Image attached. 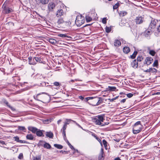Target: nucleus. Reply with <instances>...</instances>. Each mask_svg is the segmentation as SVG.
Listing matches in <instances>:
<instances>
[{"label": "nucleus", "instance_id": "052dcab7", "mask_svg": "<svg viewBox=\"0 0 160 160\" xmlns=\"http://www.w3.org/2000/svg\"><path fill=\"white\" fill-rule=\"evenodd\" d=\"M114 140L115 141H116V142H119V141H120V139H114Z\"/></svg>", "mask_w": 160, "mask_h": 160}, {"label": "nucleus", "instance_id": "bf43d9fd", "mask_svg": "<svg viewBox=\"0 0 160 160\" xmlns=\"http://www.w3.org/2000/svg\"><path fill=\"white\" fill-rule=\"evenodd\" d=\"M92 135L93 136L94 138H96L97 137L96 136V135H95V134L93 133L92 134Z\"/></svg>", "mask_w": 160, "mask_h": 160}, {"label": "nucleus", "instance_id": "a878e982", "mask_svg": "<svg viewBox=\"0 0 160 160\" xmlns=\"http://www.w3.org/2000/svg\"><path fill=\"white\" fill-rule=\"evenodd\" d=\"M58 36L62 38H71V37L70 36H68L66 34H60L58 35Z\"/></svg>", "mask_w": 160, "mask_h": 160}, {"label": "nucleus", "instance_id": "c756f323", "mask_svg": "<svg viewBox=\"0 0 160 160\" xmlns=\"http://www.w3.org/2000/svg\"><path fill=\"white\" fill-rule=\"evenodd\" d=\"M66 142H67V143L68 144L69 146L72 149H74L75 150V152L77 151V152H78V150H75V149L73 147V146H72L71 144L69 143V141L67 140V141H66Z\"/></svg>", "mask_w": 160, "mask_h": 160}, {"label": "nucleus", "instance_id": "4be33fe9", "mask_svg": "<svg viewBox=\"0 0 160 160\" xmlns=\"http://www.w3.org/2000/svg\"><path fill=\"white\" fill-rule=\"evenodd\" d=\"M48 41L53 44H55L57 43L56 40L53 38H49L48 40Z\"/></svg>", "mask_w": 160, "mask_h": 160}, {"label": "nucleus", "instance_id": "4d7b16f0", "mask_svg": "<svg viewBox=\"0 0 160 160\" xmlns=\"http://www.w3.org/2000/svg\"><path fill=\"white\" fill-rule=\"evenodd\" d=\"M125 101H126V99H122L121 101V103H124L125 102Z\"/></svg>", "mask_w": 160, "mask_h": 160}, {"label": "nucleus", "instance_id": "f704fd0d", "mask_svg": "<svg viewBox=\"0 0 160 160\" xmlns=\"http://www.w3.org/2000/svg\"><path fill=\"white\" fill-rule=\"evenodd\" d=\"M18 128L20 130L25 132L26 129L23 126H18Z\"/></svg>", "mask_w": 160, "mask_h": 160}, {"label": "nucleus", "instance_id": "79ce46f5", "mask_svg": "<svg viewBox=\"0 0 160 160\" xmlns=\"http://www.w3.org/2000/svg\"><path fill=\"white\" fill-rule=\"evenodd\" d=\"M64 22V21L62 18H60L57 21V23L58 24H60L63 23Z\"/></svg>", "mask_w": 160, "mask_h": 160}, {"label": "nucleus", "instance_id": "37998d69", "mask_svg": "<svg viewBox=\"0 0 160 160\" xmlns=\"http://www.w3.org/2000/svg\"><path fill=\"white\" fill-rule=\"evenodd\" d=\"M149 53L152 56H154L156 53L155 51L153 50H151L149 52Z\"/></svg>", "mask_w": 160, "mask_h": 160}, {"label": "nucleus", "instance_id": "8fccbe9b", "mask_svg": "<svg viewBox=\"0 0 160 160\" xmlns=\"http://www.w3.org/2000/svg\"><path fill=\"white\" fill-rule=\"evenodd\" d=\"M93 97H87L85 99V100L86 101H88V100L91 99Z\"/></svg>", "mask_w": 160, "mask_h": 160}, {"label": "nucleus", "instance_id": "9d476101", "mask_svg": "<svg viewBox=\"0 0 160 160\" xmlns=\"http://www.w3.org/2000/svg\"><path fill=\"white\" fill-rule=\"evenodd\" d=\"M48 7L49 11H52L55 7V4L54 2H50L48 4Z\"/></svg>", "mask_w": 160, "mask_h": 160}, {"label": "nucleus", "instance_id": "c03bdc74", "mask_svg": "<svg viewBox=\"0 0 160 160\" xmlns=\"http://www.w3.org/2000/svg\"><path fill=\"white\" fill-rule=\"evenodd\" d=\"M18 158L19 159H22L23 158V155L22 153H20L18 156Z\"/></svg>", "mask_w": 160, "mask_h": 160}, {"label": "nucleus", "instance_id": "4468645a", "mask_svg": "<svg viewBox=\"0 0 160 160\" xmlns=\"http://www.w3.org/2000/svg\"><path fill=\"white\" fill-rule=\"evenodd\" d=\"M28 129L34 133H36L38 130L37 128L32 127H28Z\"/></svg>", "mask_w": 160, "mask_h": 160}, {"label": "nucleus", "instance_id": "338daca9", "mask_svg": "<svg viewBox=\"0 0 160 160\" xmlns=\"http://www.w3.org/2000/svg\"><path fill=\"white\" fill-rule=\"evenodd\" d=\"M114 160H120L119 158H114Z\"/></svg>", "mask_w": 160, "mask_h": 160}, {"label": "nucleus", "instance_id": "f257e3e1", "mask_svg": "<svg viewBox=\"0 0 160 160\" xmlns=\"http://www.w3.org/2000/svg\"><path fill=\"white\" fill-rule=\"evenodd\" d=\"M142 126L141 121H138L136 122L133 126V133L137 134L140 132L142 129Z\"/></svg>", "mask_w": 160, "mask_h": 160}, {"label": "nucleus", "instance_id": "69168bd1", "mask_svg": "<svg viewBox=\"0 0 160 160\" xmlns=\"http://www.w3.org/2000/svg\"><path fill=\"white\" fill-rule=\"evenodd\" d=\"M147 48L148 50L149 51V52H150V51H151V50H150V47H147Z\"/></svg>", "mask_w": 160, "mask_h": 160}, {"label": "nucleus", "instance_id": "09e8293b", "mask_svg": "<svg viewBox=\"0 0 160 160\" xmlns=\"http://www.w3.org/2000/svg\"><path fill=\"white\" fill-rule=\"evenodd\" d=\"M8 106L9 108H12V107H11L9 104V103L7 101H5L4 102Z\"/></svg>", "mask_w": 160, "mask_h": 160}, {"label": "nucleus", "instance_id": "20e7f679", "mask_svg": "<svg viewBox=\"0 0 160 160\" xmlns=\"http://www.w3.org/2000/svg\"><path fill=\"white\" fill-rule=\"evenodd\" d=\"M2 8L3 9V12L5 14H8L13 11L12 8L6 7L4 4L2 5Z\"/></svg>", "mask_w": 160, "mask_h": 160}, {"label": "nucleus", "instance_id": "f8f14e48", "mask_svg": "<svg viewBox=\"0 0 160 160\" xmlns=\"http://www.w3.org/2000/svg\"><path fill=\"white\" fill-rule=\"evenodd\" d=\"M15 141L21 143H28L26 141L20 140L18 136H16L14 137Z\"/></svg>", "mask_w": 160, "mask_h": 160}, {"label": "nucleus", "instance_id": "c9c22d12", "mask_svg": "<svg viewBox=\"0 0 160 160\" xmlns=\"http://www.w3.org/2000/svg\"><path fill=\"white\" fill-rule=\"evenodd\" d=\"M105 29L106 32L107 33L110 32L111 30V28L110 27H106Z\"/></svg>", "mask_w": 160, "mask_h": 160}, {"label": "nucleus", "instance_id": "de8ad7c7", "mask_svg": "<svg viewBox=\"0 0 160 160\" xmlns=\"http://www.w3.org/2000/svg\"><path fill=\"white\" fill-rule=\"evenodd\" d=\"M127 97L129 98H131L133 96V94L131 93L127 94Z\"/></svg>", "mask_w": 160, "mask_h": 160}, {"label": "nucleus", "instance_id": "cd10ccee", "mask_svg": "<svg viewBox=\"0 0 160 160\" xmlns=\"http://www.w3.org/2000/svg\"><path fill=\"white\" fill-rule=\"evenodd\" d=\"M39 2L42 4L44 5L47 4L48 3L49 0H39Z\"/></svg>", "mask_w": 160, "mask_h": 160}, {"label": "nucleus", "instance_id": "2eb2a0df", "mask_svg": "<svg viewBox=\"0 0 160 160\" xmlns=\"http://www.w3.org/2000/svg\"><path fill=\"white\" fill-rule=\"evenodd\" d=\"M131 65L133 68H137L138 66V62L135 59L132 61V62H131Z\"/></svg>", "mask_w": 160, "mask_h": 160}, {"label": "nucleus", "instance_id": "f3484780", "mask_svg": "<svg viewBox=\"0 0 160 160\" xmlns=\"http://www.w3.org/2000/svg\"><path fill=\"white\" fill-rule=\"evenodd\" d=\"M93 122H95L96 124L101 125L102 126H103L104 125L98 119V118H94L93 119Z\"/></svg>", "mask_w": 160, "mask_h": 160}, {"label": "nucleus", "instance_id": "6e6d98bb", "mask_svg": "<svg viewBox=\"0 0 160 160\" xmlns=\"http://www.w3.org/2000/svg\"><path fill=\"white\" fill-rule=\"evenodd\" d=\"M118 96H117L115 98H114L111 99H110L111 101H112L115 100H116V99H117L118 98Z\"/></svg>", "mask_w": 160, "mask_h": 160}, {"label": "nucleus", "instance_id": "3c124183", "mask_svg": "<svg viewBox=\"0 0 160 160\" xmlns=\"http://www.w3.org/2000/svg\"><path fill=\"white\" fill-rule=\"evenodd\" d=\"M96 139L100 142L101 145H102V144L101 140L98 137L96 138Z\"/></svg>", "mask_w": 160, "mask_h": 160}, {"label": "nucleus", "instance_id": "5701e85b", "mask_svg": "<svg viewBox=\"0 0 160 160\" xmlns=\"http://www.w3.org/2000/svg\"><path fill=\"white\" fill-rule=\"evenodd\" d=\"M26 138L27 139L30 140H33L34 138L32 134H28L27 135Z\"/></svg>", "mask_w": 160, "mask_h": 160}, {"label": "nucleus", "instance_id": "0e129e2a", "mask_svg": "<svg viewBox=\"0 0 160 160\" xmlns=\"http://www.w3.org/2000/svg\"><path fill=\"white\" fill-rule=\"evenodd\" d=\"M61 120H58L57 122V123L58 124H59L61 122Z\"/></svg>", "mask_w": 160, "mask_h": 160}, {"label": "nucleus", "instance_id": "a19ab883", "mask_svg": "<svg viewBox=\"0 0 160 160\" xmlns=\"http://www.w3.org/2000/svg\"><path fill=\"white\" fill-rule=\"evenodd\" d=\"M150 72H157V70L155 68H149Z\"/></svg>", "mask_w": 160, "mask_h": 160}, {"label": "nucleus", "instance_id": "bb28decb", "mask_svg": "<svg viewBox=\"0 0 160 160\" xmlns=\"http://www.w3.org/2000/svg\"><path fill=\"white\" fill-rule=\"evenodd\" d=\"M127 13L125 11H120L119 12V14L120 16L123 17L126 15Z\"/></svg>", "mask_w": 160, "mask_h": 160}, {"label": "nucleus", "instance_id": "dca6fc26", "mask_svg": "<svg viewBox=\"0 0 160 160\" xmlns=\"http://www.w3.org/2000/svg\"><path fill=\"white\" fill-rule=\"evenodd\" d=\"M116 89V88L115 87L108 86L106 88V91H114Z\"/></svg>", "mask_w": 160, "mask_h": 160}, {"label": "nucleus", "instance_id": "b1692460", "mask_svg": "<svg viewBox=\"0 0 160 160\" xmlns=\"http://www.w3.org/2000/svg\"><path fill=\"white\" fill-rule=\"evenodd\" d=\"M46 136L50 138H52L53 137V134L51 132H47Z\"/></svg>", "mask_w": 160, "mask_h": 160}, {"label": "nucleus", "instance_id": "c85d7f7f", "mask_svg": "<svg viewBox=\"0 0 160 160\" xmlns=\"http://www.w3.org/2000/svg\"><path fill=\"white\" fill-rule=\"evenodd\" d=\"M43 147L44 148L47 149H50L51 148V146L50 144L47 142H45L44 144Z\"/></svg>", "mask_w": 160, "mask_h": 160}, {"label": "nucleus", "instance_id": "1a4fd4ad", "mask_svg": "<svg viewBox=\"0 0 160 160\" xmlns=\"http://www.w3.org/2000/svg\"><path fill=\"white\" fill-rule=\"evenodd\" d=\"M67 125L65 124H64L62 129L61 130H62V134L63 135V137L64 139L66 140V134L65 130L67 128Z\"/></svg>", "mask_w": 160, "mask_h": 160}, {"label": "nucleus", "instance_id": "864d4df0", "mask_svg": "<svg viewBox=\"0 0 160 160\" xmlns=\"http://www.w3.org/2000/svg\"><path fill=\"white\" fill-rule=\"evenodd\" d=\"M54 85L56 86H58L59 85V83L58 82H55L54 83Z\"/></svg>", "mask_w": 160, "mask_h": 160}, {"label": "nucleus", "instance_id": "39448f33", "mask_svg": "<svg viewBox=\"0 0 160 160\" xmlns=\"http://www.w3.org/2000/svg\"><path fill=\"white\" fill-rule=\"evenodd\" d=\"M144 21V18L142 16H138L136 17L135 19V21L137 24H140L142 23Z\"/></svg>", "mask_w": 160, "mask_h": 160}, {"label": "nucleus", "instance_id": "13d9d810", "mask_svg": "<svg viewBox=\"0 0 160 160\" xmlns=\"http://www.w3.org/2000/svg\"><path fill=\"white\" fill-rule=\"evenodd\" d=\"M79 98L82 100H83L84 99V98L82 96H79Z\"/></svg>", "mask_w": 160, "mask_h": 160}, {"label": "nucleus", "instance_id": "49530a36", "mask_svg": "<svg viewBox=\"0 0 160 160\" xmlns=\"http://www.w3.org/2000/svg\"><path fill=\"white\" fill-rule=\"evenodd\" d=\"M71 121V119H67L66 122H65L64 124L67 125L68 124H69L70 122Z\"/></svg>", "mask_w": 160, "mask_h": 160}, {"label": "nucleus", "instance_id": "412c9836", "mask_svg": "<svg viewBox=\"0 0 160 160\" xmlns=\"http://www.w3.org/2000/svg\"><path fill=\"white\" fill-rule=\"evenodd\" d=\"M97 102L96 104V105L98 106L100 104L102 103L103 102V99L102 98L98 97Z\"/></svg>", "mask_w": 160, "mask_h": 160}, {"label": "nucleus", "instance_id": "72a5a7b5", "mask_svg": "<svg viewBox=\"0 0 160 160\" xmlns=\"http://www.w3.org/2000/svg\"><path fill=\"white\" fill-rule=\"evenodd\" d=\"M143 59V58L142 56H139L137 58L138 62H141Z\"/></svg>", "mask_w": 160, "mask_h": 160}, {"label": "nucleus", "instance_id": "393cba45", "mask_svg": "<svg viewBox=\"0 0 160 160\" xmlns=\"http://www.w3.org/2000/svg\"><path fill=\"white\" fill-rule=\"evenodd\" d=\"M36 134L37 136L38 137H41L42 136L43 133L41 130L38 129V130Z\"/></svg>", "mask_w": 160, "mask_h": 160}, {"label": "nucleus", "instance_id": "a18cd8bd", "mask_svg": "<svg viewBox=\"0 0 160 160\" xmlns=\"http://www.w3.org/2000/svg\"><path fill=\"white\" fill-rule=\"evenodd\" d=\"M107 19L106 18H103L102 20V22L103 24H106L107 23Z\"/></svg>", "mask_w": 160, "mask_h": 160}, {"label": "nucleus", "instance_id": "a211bd4d", "mask_svg": "<svg viewBox=\"0 0 160 160\" xmlns=\"http://www.w3.org/2000/svg\"><path fill=\"white\" fill-rule=\"evenodd\" d=\"M123 51L125 53H128L130 52V50L128 47H125L123 48Z\"/></svg>", "mask_w": 160, "mask_h": 160}, {"label": "nucleus", "instance_id": "ea45409f", "mask_svg": "<svg viewBox=\"0 0 160 160\" xmlns=\"http://www.w3.org/2000/svg\"><path fill=\"white\" fill-rule=\"evenodd\" d=\"M86 19L87 22H89L92 21V18L88 16H86Z\"/></svg>", "mask_w": 160, "mask_h": 160}, {"label": "nucleus", "instance_id": "6e6552de", "mask_svg": "<svg viewBox=\"0 0 160 160\" xmlns=\"http://www.w3.org/2000/svg\"><path fill=\"white\" fill-rule=\"evenodd\" d=\"M98 99V97H93V98L91 99L92 100L90 101L91 104L94 106H97L96 104L97 102Z\"/></svg>", "mask_w": 160, "mask_h": 160}, {"label": "nucleus", "instance_id": "e433bc0d", "mask_svg": "<svg viewBox=\"0 0 160 160\" xmlns=\"http://www.w3.org/2000/svg\"><path fill=\"white\" fill-rule=\"evenodd\" d=\"M120 5L119 3V2H117L116 3L115 5H114L113 7V9H116Z\"/></svg>", "mask_w": 160, "mask_h": 160}, {"label": "nucleus", "instance_id": "603ef678", "mask_svg": "<svg viewBox=\"0 0 160 160\" xmlns=\"http://www.w3.org/2000/svg\"><path fill=\"white\" fill-rule=\"evenodd\" d=\"M40 94V93L38 94H37V95L35 97L34 96V98L35 99H36V100H37L39 101V99L38 98V96Z\"/></svg>", "mask_w": 160, "mask_h": 160}, {"label": "nucleus", "instance_id": "774afa93", "mask_svg": "<svg viewBox=\"0 0 160 160\" xmlns=\"http://www.w3.org/2000/svg\"><path fill=\"white\" fill-rule=\"evenodd\" d=\"M76 124L79 127L82 128V127L81 126H80L77 123H76Z\"/></svg>", "mask_w": 160, "mask_h": 160}, {"label": "nucleus", "instance_id": "f03ea898", "mask_svg": "<svg viewBox=\"0 0 160 160\" xmlns=\"http://www.w3.org/2000/svg\"><path fill=\"white\" fill-rule=\"evenodd\" d=\"M85 22L84 18L82 15H78L76 18L75 23L78 27H80Z\"/></svg>", "mask_w": 160, "mask_h": 160}, {"label": "nucleus", "instance_id": "0eeeda50", "mask_svg": "<svg viewBox=\"0 0 160 160\" xmlns=\"http://www.w3.org/2000/svg\"><path fill=\"white\" fill-rule=\"evenodd\" d=\"M152 33V31L150 28H148L144 32V35L146 37H148Z\"/></svg>", "mask_w": 160, "mask_h": 160}, {"label": "nucleus", "instance_id": "4c0bfd02", "mask_svg": "<svg viewBox=\"0 0 160 160\" xmlns=\"http://www.w3.org/2000/svg\"><path fill=\"white\" fill-rule=\"evenodd\" d=\"M102 143L104 145V146L105 148L106 149H107V141L104 139L103 140H102Z\"/></svg>", "mask_w": 160, "mask_h": 160}, {"label": "nucleus", "instance_id": "58836bf2", "mask_svg": "<svg viewBox=\"0 0 160 160\" xmlns=\"http://www.w3.org/2000/svg\"><path fill=\"white\" fill-rule=\"evenodd\" d=\"M158 66V60H155L153 64V66L154 67H157Z\"/></svg>", "mask_w": 160, "mask_h": 160}, {"label": "nucleus", "instance_id": "423d86ee", "mask_svg": "<svg viewBox=\"0 0 160 160\" xmlns=\"http://www.w3.org/2000/svg\"><path fill=\"white\" fill-rule=\"evenodd\" d=\"M158 22L157 20L152 19L149 26V28H150L151 29L154 28L156 27V23Z\"/></svg>", "mask_w": 160, "mask_h": 160}, {"label": "nucleus", "instance_id": "5fc2aeb1", "mask_svg": "<svg viewBox=\"0 0 160 160\" xmlns=\"http://www.w3.org/2000/svg\"><path fill=\"white\" fill-rule=\"evenodd\" d=\"M80 81V80H79L78 79H75V80H71L70 81H69V82L70 83V82H74L75 81Z\"/></svg>", "mask_w": 160, "mask_h": 160}, {"label": "nucleus", "instance_id": "473e14b6", "mask_svg": "<svg viewBox=\"0 0 160 160\" xmlns=\"http://www.w3.org/2000/svg\"><path fill=\"white\" fill-rule=\"evenodd\" d=\"M98 119L99 120V121L101 122H103L104 119L103 117L102 116H98Z\"/></svg>", "mask_w": 160, "mask_h": 160}, {"label": "nucleus", "instance_id": "ddd939ff", "mask_svg": "<svg viewBox=\"0 0 160 160\" xmlns=\"http://www.w3.org/2000/svg\"><path fill=\"white\" fill-rule=\"evenodd\" d=\"M98 159L99 160L104 159L103 149L102 148L101 149L100 153L98 157Z\"/></svg>", "mask_w": 160, "mask_h": 160}, {"label": "nucleus", "instance_id": "e2e57ef3", "mask_svg": "<svg viewBox=\"0 0 160 160\" xmlns=\"http://www.w3.org/2000/svg\"><path fill=\"white\" fill-rule=\"evenodd\" d=\"M158 32H160V25L158 27Z\"/></svg>", "mask_w": 160, "mask_h": 160}, {"label": "nucleus", "instance_id": "680f3d73", "mask_svg": "<svg viewBox=\"0 0 160 160\" xmlns=\"http://www.w3.org/2000/svg\"><path fill=\"white\" fill-rule=\"evenodd\" d=\"M144 71L146 72H150V69H148Z\"/></svg>", "mask_w": 160, "mask_h": 160}, {"label": "nucleus", "instance_id": "6ab92c4d", "mask_svg": "<svg viewBox=\"0 0 160 160\" xmlns=\"http://www.w3.org/2000/svg\"><path fill=\"white\" fill-rule=\"evenodd\" d=\"M63 13V10L62 9H60L57 12L56 16L57 17H60L62 16Z\"/></svg>", "mask_w": 160, "mask_h": 160}, {"label": "nucleus", "instance_id": "7ed1b4c3", "mask_svg": "<svg viewBox=\"0 0 160 160\" xmlns=\"http://www.w3.org/2000/svg\"><path fill=\"white\" fill-rule=\"evenodd\" d=\"M29 64L30 65H35L37 62H40L41 61V59L38 57L33 58V61L32 57H29L28 58Z\"/></svg>", "mask_w": 160, "mask_h": 160}, {"label": "nucleus", "instance_id": "2f4dec72", "mask_svg": "<svg viewBox=\"0 0 160 160\" xmlns=\"http://www.w3.org/2000/svg\"><path fill=\"white\" fill-rule=\"evenodd\" d=\"M54 146L58 149H61L63 148V146L60 144H54Z\"/></svg>", "mask_w": 160, "mask_h": 160}, {"label": "nucleus", "instance_id": "9b49d317", "mask_svg": "<svg viewBox=\"0 0 160 160\" xmlns=\"http://www.w3.org/2000/svg\"><path fill=\"white\" fill-rule=\"evenodd\" d=\"M153 61V59L152 58H147L145 60V63L148 65H149Z\"/></svg>", "mask_w": 160, "mask_h": 160}, {"label": "nucleus", "instance_id": "7c9ffc66", "mask_svg": "<svg viewBox=\"0 0 160 160\" xmlns=\"http://www.w3.org/2000/svg\"><path fill=\"white\" fill-rule=\"evenodd\" d=\"M137 53L138 52L137 51H135L133 54L130 56L131 58L132 59H134L136 57Z\"/></svg>", "mask_w": 160, "mask_h": 160}, {"label": "nucleus", "instance_id": "aec40b11", "mask_svg": "<svg viewBox=\"0 0 160 160\" xmlns=\"http://www.w3.org/2000/svg\"><path fill=\"white\" fill-rule=\"evenodd\" d=\"M114 45L115 47H119L121 45L120 41L118 40H115L114 42Z\"/></svg>", "mask_w": 160, "mask_h": 160}]
</instances>
